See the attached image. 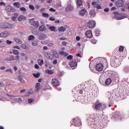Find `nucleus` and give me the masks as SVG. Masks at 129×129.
I'll return each mask as SVG.
<instances>
[{"label":"nucleus","mask_w":129,"mask_h":129,"mask_svg":"<svg viewBox=\"0 0 129 129\" xmlns=\"http://www.w3.org/2000/svg\"><path fill=\"white\" fill-rule=\"evenodd\" d=\"M70 65L71 67H75L76 68V66H77V62L76 60L73 59L70 63Z\"/></svg>","instance_id":"nucleus-14"},{"label":"nucleus","mask_w":129,"mask_h":129,"mask_svg":"<svg viewBox=\"0 0 129 129\" xmlns=\"http://www.w3.org/2000/svg\"><path fill=\"white\" fill-rule=\"evenodd\" d=\"M48 29L51 31V32H57V31H56V27L54 26H50L49 27Z\"/></svg>","instance_id":"nucleus-24"},{"label":"nucleus","mask_w":129,"mask_h":129,"mask_svg":"<svg viewBox=\"0 0 129 129\" xmlns=\"http://www.w3.org/2000/svg\"><path fill=\"white\" fill-rule=\"evenodd\" d=\"M86 14V9H83L82 11H80L79 15L80 16H85V14Z\"/></svg>","instance_id":"nucleus-18"},{"label":"nucleus","mask_w":129,"mask_h":129,"mask_svg":"<svg viewBox=\"0 0 129 129\" xmlns=\"http://www.w3.org/2000/svg\"><path fill=\"white\" fill-rule=\"evenodd\" d=\"M46 3H47V4H51L52 0H46Z\"/></svg>","instance_id":"nucleus-57"},{"label":"nucleus","mask_w":129,"mask_h":129,"mask_svg":"<svg viewBox=\"0 0 129 129\" xmlns=\"http://www.w3.org/2000/svg\"><path fill=\"white\" fill-rule=\"evenodd\" d=\"M51 83L54 87H57L58 85H60V83L59 81L56 79H52L51 81Z\"/></svg>","instance_id":"nucleus-5"},{"label":"nucleus","mask_w":129,"mask_h":129,"mask_svg":"<svg viewBox=\"0 0 129 129\" xmlns=\"http://www.w3.org/2000/svg\"><path fill=\"white\" fill-rule=\"evenodd\" d=\"M113 15H114V17L116 20H122V19L125 18V16L118 12H114Z\"/></svg>","instance_id":"nucleus-1"},{"label":"nucleus","mask_w":129,"mask_h":129,"mask_svg":"<svg viewBox=\"0 0 129 129\" xmlns=\"http://www.w3.org/2000/svg\"><path fill=\"white\" fill-rule=\"evenodd\" d=\"M6 10L7 11V12H11L12 13H14V12H15V11H16V9H15V8L12 7V6H11V5H8L6 7Z\"/></svg>","instance_id":"nucleus-7"},{"label":"nucleus","mask_w":129,"mask_h":129,"mask_svg":"<svg viewBox=\"0 0 129 129\" xmlns=\"http://www.w3.org/2000/svg\"><path fill=\"white\" fill-rule=\"evenodd\" d=\"M14 40L15 41V42H16L18 44H22V43H23L22 39H21L20 38H14Z\"/></svg>","instance_id":"nucleus-22"},{"label":"nucleus","mask_w":129,"mask_h":129,"mask_svg":"<svg viewBox=\"0 0 129 129\" xmlns=\"http://www.w3.org/2000/svg\"><path fill=\"white\" fill-rule=\"evenodd\" d=\"M53 45V43H48V46H49V47H52Z\"/></svg>","instance_id":"nucleus-60"},{"label":"nucleus","mask_w":129,"mask_h":129,"mask_svg":"<svg viewBox=\"0 0 129 129\" xmlns=\"http://www.w3.org/2000/svg\"><path fill=\"white\" fill-rule=\"evenodd\" d=\"M19 58L20 56L19 55H17L16 56H11L10 57H8L6 58V61H15L16 60H19Z\"/></svg>","instance_id":"nucleus-4"},{"label":"nucleus","mask_w":129,"mask_h":129,"mask_svg":"<svg viewBox=\"0 0 129 129\" xmlns=\"http://www.w3.org/2000/svg\"><path fill=\"white\" fill-rule=\"evenodd\" d=\"M49 20H50V21H55V18H54V17H50L49 18Z\"/></svg>","instance_id":"nucleus-52"},{"label":"nucleus","mask_w":129,"mask_h":129,"mask_svg":"<svg viewBox=\"0 0 129 129\" xmlns=\"http://www.w3.org/2000/svg\"><path fill=\"white\" fill-rule=\"evenodd\" d=\"M20 92H21V93H23V92H26V89H22V90L20 91Z\"/></svg>","instance_id":"nucleus-63"},{"label":"nucleus","mask_w":129,"mask_h":129,"mask_svg":"<svg viewBox=\"0 0 129 129\" xmlns=\"http://www.w3.org/2000/svg\"><path fill=\"white\" fill-rule=\"evenodd\" d=\"M105 83L106 85H109V84L111 83V79H110V78L107 79L105 82Z\"/></svg>","instance_id":"nucleus-23"},{"label":"nucleus","mask_w":129,"mask_h":129,"mask_svg":"<svg viewBox=\"0 0 129 129\" xmlns=\"http://www.w3.org/2000/svg\"><path fill=\"white\" fill-rule=\"evenodd\" d=\"M29 8L30 9H31V10H32V11H34L35 10V7L33 5H30Z\"/></svg>","instance_id":"nucleus-46"},{"label":"nucleus","mask_w":129,"mask_h":129,"mask_svg":"<svg viewBox=\"0 0 129 129\" xmlns=\"http://www.w3.org/2000/svg\"><path fill=\"white\" fill-rule=\"evenodd\" d=\"M17 100L19 102H22V101H23V100L22 99V98H17Z\"/></svg>","instance_id":"nucleus-49"},{"label":"nucleus","mask_w":129,"mask_h":129,"mask_svg":"<svg viewBox=\"0 0 129 129\" xmlns=\"http://www.w3.org/2000/svg\"><path fill=\"white\" fill-rule=\"evenodd\" d=\"M42 16L44 18H49V14H48V13H42Z\"/></svg>","instance_id":"nucleus-34"},{"label":"nucleus","mask_w":129,"mask_h":129,"mask_svg":"<svg viewBox=\"0 0 129 129\" xmlns=\"http://www.w3.org/2000/svg\"><path fill=\"white\" fill-rule=\"evenodd\" d=\"M19 80H20V82H22V83H23V82H24V80H23V79H22V78H21V76H19Z\"/></svg>","instance_id":"nucleus-53"},{"label":"nucleus","mask_w":129,"mask_h":129,"mask_svg":"<svg viewBox=\"0 0 129 129\" xmlns=\"http://www.w3.org/2000/svg\"><path fill=\"white\" fill-rule=\"evenodd\" d=\"M96 25V23L94 21H90L87 24L88 28H89L90 29H93Z\"/></svg>","instance_id":"nucleus-3"},{"label":"nucleus","mask_w":129,"mask_h":129,"mask_svg":"<svg viewBox=\"0 0 129 129\" xmlns=\"http://www.w3.org/2000/svg\"><path fill=\"white\" fill-rule=\"evenodd\" d=\"M66 10L67 12H70L74 10V7H73V6L69 5L66 7Z\"/></svg>","instance_id":"nucleus-16"},{"label":"nucleus","mask_w":129,"mask_h":129,"mask_svg":"<svg viewBox=\"0 0 129 129\" xmlns=\"http://www.w3.org/2000/svg\"><path fill=\"white\" fill-rule=\"evenodd\" d=\"M58 30L59 32H65L66 31V28H64L63 26H61L59 28Z\"/></svg>","instance_id":"nucleus-27"},{"label":"nucleus","mask_w":129,"mask_h":129,"mask_svg":"<svg viewBox=\"0 0 129 129\" xmlns=\"http://www.w3.org/2000/svg\"><path fill=\"white\" fill-rule=\"evenodd\" d=\"M9 35L10 33H9V32L5 31L0 34V37H2V38H7Z\"/></svg>","instance_id":"nucleus-11"},{"label":"nucleus","mask_w":129,"mask_h":129,"mask_svg":"<svg viewBox=\"0 0 129 129\" xmlns=\"http://www.w3.org/2000/svg\"><path fill=\"white\" fill-rule=\"evenodd\" d=\"M53 54L54 57L55 58H59V54H58V53H57L56 51H53Z\"/></svg>","instance_id":"nucleus-32"},{"label":"nucleus","mask_w":129,"mask_h":129,"mask_svg":"<svg viewBox=\"0 0 129 129\" xmlns=\"http://www.w3.org/2000/svg\"><path fill=\"white\" fill-rule=\"evenodd\" d=\"M123 51V47L122 46H120L119 48V52H122Z\"/></svg>","instance_id":"nucleus-44"},{"label":"nucleus","mask_w":129,"mask_h":129,"mask_svg":"<svg viewBox=\"0 0 129 129\" xmlns=\"http://www.w3.org/2000/svg\"><path fill=\"white\" fill-rule=\"evenodd\" d=\"M0 6H5L6 7V3H5L4 2H1L0 3Z\"/></svg>","instance_id":"nucleus-51"},{"label":"nucleus","mask_w":129,"mask_h":129,"mask_svg":"<svg viewBox=\"0 0 129 129\" xmlns=\"http://www.w3.org/2000/svg\"><path fill=\"white\" fill-rule=\"evenodd\" d=\"M0 69H1V70H5V69H6V67H1L0 68Z\"/></svg>","instance_id":"nucleus-62"},{"label":"nucleus","mask_w":129,"mask_h":129,"mask_svg":"<svg viewBox=\"0 0 129 129\" xmlns=\"http://www.w3.org/2000/svg\"><path fill=\"white\" fill-rule=\"evenodd\" d=\"M14 49H18V50H20V49H21V47H20V46H17V45H15L14 46Z\"/></svg>","instance_id":"nucleus-48"},{"label":"nucleus","mask_w":129,"mask_h":129,"mask_svg":"<svg viewBox=\"0 0 129 129\" xmlns=\"http://www.w3.org/2000/svg\"><path fill=\"white\" fill-rule=\"evenodd\" d=\"M30 23H31V25L32 26H34V27H36L37 28H38V27L39 26V22H38L37 21H34V20L33 19H32L30 21Z\"/></svg>","instance_id":"nucleus-15"},{"label":"nucleus","mask_w":129,"mask_h":129,"mask_svg":"<svg viewBox=\"0 0 129 129\" xmlns=\"http://www.w3.org/2000/svg\"><path fill=\"white\" fill-rule=\"evenodd\" d=\"M102 106V105H101V103H99L95 106V108L97 110H99L100 108H101Z\"/></svg>","instance_id":"nucleus-25"},{"label":"nucleus","mask_w":129,"mask_h":129,"mask_svg":"<svg viewBox=\"0 0 129 129\" xmlns=\"http://www.w3.org/2000/svg\"><path fill=\"white\" fill-rule=\"evenodd\" d=\"M57 62H58V61H57V59H55V60H53V64L54 65H55V64H57Z\"/></svg>","instance_id":"nucleus-56"},{"label":"nucleus","mask_w":129,"mask_h":129,"mask_svg":"<svg viewBox=\"0 0 129 129\" xmlns=\"http://www.w3.org/2000/svg\"><path fill=\"white\" fill-rule=\"evenodd\" d=\"M13 53L14 55H19V51L17 49H14L13 50Z\"/></svg>","instance_id":"nucleus-31"},{"label":"nucleus","mask_w":129,"mask_h":129,"mask_svg":"<svg viewBox=\"0 0 129 129\" xmlns=\"http://www.w3.org/2000/svg\"><path fill=\"white\" fill-rule=\"evenodd\" d=\"M20 10L22 12H26L27 9H26V8H25L24 7H22V8H20Z\"/></svg>","instance_id":"nucleus-43"},{"label":"nucleus","mask_w":129,"mask_h":129,"mask_svg":"<svg viewBox=\"0 0 129 129\" xmlns=\"http://www.w3.org/2000/svg\"><path fill=\"white\" fill-rule=\"evenodd\" d=\"M82 4H83V1H82V0H78L77 2V7H81Z\"/></svg>","instance_id":"nucleus-20"},{"label":"nucleus","mask_w":129,"mask_h":129,"mask_svg":"<svg viewBox=\"0 0 129 129\" xmlns=\"http://www.w3.org/2000/svg\"><path fill=\"white\" fill-rule=\"evenodd\" d=\"M35 68L36 69H39V65H38L37 64H35Z\"/></svg>","instance_id":"nucleus-61"},{"label":"nucleus","mask_w":129,"mask_h":129,"mask_svg":"<svg viewBox=\"0 0 129 129\" xmlns=\"http://www.w3.org/2000/svg\"><path fill=\"white\" fill-rule=\"evenodd\" d=\"M6 72L7 73L10 72V73H11V74H13V70H12L11 69L6 70Z\"/></svg>","instance_id":"nucleus-38"},{"label":"nucleus","mask_w":129,"mask_h":129,"mask_svg":"<svg viewBox=\"0 0 129 129\" xmlns=\"http://www.w3.org/2000/svg\"><path fill=\"white\" fill-rule=\"evenodd\" d=\"M7 96L10 97V99H12L13 101L12 102H14V101H17V98H15L16 97H18V96H14V95H10V94H6Z\"/></svg>","instance_id":"nucleus-12"},{"label":"nucleus","mask_w":129,"mask_h":129,"mask_svg":"<svg viewBox=\"0 0 129 129\" xmlns=\"http://www.w3.org/2000/svg\"><path fill=\"white\" fill-rule=\"evenodd\" d=\"M123 1L122 0H118L116 2V5L117 7H119V8H121V7H123Z\"/></svg>","instance_id":"nucleus-10"},{"label":"nucleus","mask_w":129,"mask_h":129,"mask_svg":"<svg viewBox=\"0 0 129 129\" xmlns=\"http://www.w3.org/2000/svg\"><path fill=\"white\" fill-rule=\"evenodd\" d=\"M20 55L22 57H25L26 56V54H25V53H20Z\"/></svg>","instance_id":"nucleus-58"},{"label":"nucleus","mask_w":129,"mask_h":129,"mask_svg":"<svg viewBox=\"0 0 129 129\" xmlns=\"http://www.w3.org/2000/svg\"><path fill=\"white\" fill-rule=\"evenodd\" d=\"M0 86L1 87H5V83L3 82H0Z\"/></svg>","instance_id":"nucleus-42"},{"label":"nucleus","mask_w":129,"mask_h":129,"mask_svg":"<svg viewBox=\"0 0 129 129\" xmlns=\"http://www.w3.org/2000/svg\"><path fill=\"white\" fill-rule=\"evenodd\" d=\"M1 27L2 29H6V28L14 29V28H15V25L9 24L8 23H5L2 24Z\"/></svg>","instance_id":"nucleus-2"},{"label":"nucleus","mask_w":129,"mask_h":129,"mask_svg":"<svg viewBox=\"0 0 129 129\" xmlns=\"http://www.w3.org/2000/svg\"><path fill=\"white\" fill-rule=\"evenodd\" d=\"M47 73L48 74H53V71H52L51 70H48L47 71Z\"/></svg>","instance_id":"nucleus-50"},{"label":"nucleus","mask_w":129,"mask_h":129,"mask_svg":"<svg viewBox=\"0 0 129 129\" xmlns=\"http://www.w3.org/2000/svg\"><path fill=\"white\" fill-rule=\"evenodd\" d=\"M39 30L40 31V32H44V31H45L46 30V27L44 25H41L39 27Z\"/></svg>","instance_id":"nucleus-21"},{"label":"nucleus","mask_w":129,"mask_h":129,"mask_svg":"<svg viewBox=\"0 0 129 129\" xmlns=\"http://www.w3.org/2000/svg\"><path fill=\"white\" fill-rule=\"evenodd\" d=\"M32 45L33 46H38V42H37L36 41H34L32 42Z\"/></svg>","instance_id":"nucleus-47"},{"label":"nucleus","mask_w":129,"mask_h":129,"mask_svg":"<svg viewBox=\"0 0 129 129\" xmlns=\"http://www.w3.org/2000/svg\"><path fill=\"white\" fill-rule=\"evenodd\" d=\"M38 61H39V65H43L44 64V60L43 59H39Z\"/></svg>","instance_id":"nucleus-39"},{"label":"nucleus","mask_w":129,"mask_h":129,"mask_svg":"<svg viewBox=\"0 0 129 129\" xmlns=\"http://www.w3.org/2000/svg\"><path fill=\"white\" fill-rule=\"evenodd\" d=\"M34 101H35V100L34 99H28L29 103H32V102H34Z\"/></svg>","instance_id":"nucleus-40"},{"label":"nucleus","mask_w":129,"mask_h":129,"mask_svg":"<svg viewBox=\"0 0 129 129\" xmlns=\"http://www.w3.org/2000/svg\"><path fill=\"white\" fill-rule=\"evenodd\" d=\"M49 11H50V12H56V10H55V9H53L52 8H50V9H49Z\"/></svg>","instance_id":"nucleus-54"},{"label":"nucleus","mask_w":129,"mask_h":129,"mask_svg":"<svg viewBox=\"0 0 129 129\" xmlns=\"http://www.w3.org/2000/svg\"><path fill=\"white\" fill-rule=\"evenodd\" d=\"M12 19V20L16 21V19H17V17L13 16Z\"/></svg>","instance_id":"nucleus-64"},{"label":"nucleus","mask_w":129,"mask_h":129,"mask_svg":"<svg viewBox=\"0 0 129 129\" xmlns=\"http://www.w3.org/2000/svg\"><path fill=\"white\" fill-rule=\"evenodd\" d=\"M40 85H41V84H40V83H37L35 85V92H38L39 91V89H40Z\"/></svg>","instance_id":"nucleus-17"},{"label":"nucleus","mask_w":129,"mask_h":129,"mask_svg":"<svg viewBox=\"0 0 129 129\" xmlns=\"http://www.w3.org/2000/svg\"><path fill=\"white\" fill-rule=\"evenodd\" d=\"M67 44V43H66V42L65 41H63L62 42V45H63V46H66Z\"/></svg>","instance_id":"nucleus-59"},{"label":"nucleus","mask_w":129,"mask_h":129,"mask_svg":"<svg viewBox=\"0 0 129 129\" xmlns=\"http://www.w3.org/2000/svg\"><path fill=\"white\" fill-rule=\"evenodd\" d=\"M37 38L38 40H45L47 38V36L44 33H40L37 35Z\"/></svg>","instance_id":"nucleus-6"},{"label":"nucleus","mask_w":129,"mask_h":129,"mask_svg":"<svg viewBox=\"0 0 129 129\" xmlns=\"http://www.w3.org/2000/svg\"><path fill=\"white\" fill-rule=\"evenodd\" d=\"M34 92H33L32 90H31L30 91L26 93V96H30V95H31L32 93H33Z\"/></svg>","instance_id":"nucleus-28"},{"label":"nucleus","mask_w":129,"mask_h":129,"mask_svg":"<svg viewBox=\"0 0 129 129\" xmlns=\"http://www.w3.org/2000/svg\"><path fill=\"white\" fill-rule=\"evenodd\" d=\"M6 43H7V44H8V45H11V44H12L13 43V42L10 40H7Z\"/></svg>","instance_id":"nucleus-45"},{"label":"nucleus","mask_w":129,"mask_h":129,"mask_svg":"<svg viewBox=\"0 0 129 129\" xmlns=\"http://www.w3.org/2000/svg\"><path fill=\"white\" fill-rule=\"evenodd\" d=\"M90 16H95V11L94 10H92L90 12Z\"/></svg>","instance_id":"nucleus-30"},{"label":"nucleus","mask_w":129,"mask_h":129,"mask_svg":"<svg viewBox=\"0 0 129 129\" xmlns=\"http://www.w3.org/2000/svg\"><path fill=\"white\" fill-rule=\"evenodd\" d=\"M21 48H23V49H24L25 50H28V49H29V47H28L26 44H22Z\"/></svg>","instance_id":"nucleus-29"},{"label":"nucleus","mask_w":129,"mask_h":129,"mask_svg":"<svg viewBox=\"0 0 129 129\" xmlns=\"http://www.w3.org/2000/svg\"><path fill=\"white\" fill-rule=\"evenodd\" d=\"M33 75L35 78H39L40 77V73H38L37 74H34Z\"/></svg>","instance_id":"nucleus-37"},{"label":"nucleus","mask_w":129,"mask_h":129,"mask_svg":"<svg viewBox=\"0 0 129 129\" xmlns=\"http://www.w3.org/2000/svg\"><path fill=\"white\" fill-rule=\"evenodd\" d=\"M28 39L29 41H32V40H34L35 39V36L34 35H30L29 36Z\"/></svg>","instance_id":"nucleus-33"},{"label":"nucleus","mask_w":129,"mask_h":129,"mask_svg":"<svg viewBox=\"0 0 129 129\" xmlns=\"http://www.w3.org/2000/svg\"><path fill=\"white\" fill-rule=\"evenodd\" d=\"M43 55L46 57L47 59H49L50 60H52L53 58V55L52 54L48 53L47 52H43Z\"/></svg>","instance_id":"nucleus-9"},{"label":"nucleus","mask_w":129,"mask_h":129,"mask_svg":"<svg viewBox=\"0 0 129 129\" xmlns=\"http://www.w3.org/2000/svg\"><path fill=\"white\" fill-rule=\"evenodd\" d=\"M73 58V56H72V55H70L67 57V59L68 60H72Z\"/></svg>","instance_id":"nucleus-41"},{"label":"nucleus","mask_w":129,"mask_h":129,"mask_svg":"<svg viewBox=\"0 0 129 129\" xmlns=\"http://www.w3.org/2000/svg\"><path fill=\"white\" fill-rule=\"evenodd\" d=\"M96 69L99 72H100L103 70V64L102 63L97 64L96 66Z\"/></svg>","instance_id":"nucleus-8"},{"label":"nucleus","mask_w":129,"mask_h":129,"mask_svg":"<svg viewBox=\"0 0 129 129\" xmlns=\"http://www.w3.org/2000/svg\"><path fill=\"white\" fill-rule=\"evenodd\" d=\"M14 6H15V7H17V8H20V3H19L18 2H16L14 3Z\"/></svg>","instance_id":"nucleus-36"},{"label":"nucleus","mask_w":129,"mask_h":129,"mask_svg":"<svg viewBox=\"0 0 129 129\" xmlns=\"http://www.w3.org/2000/svg\"><path fill=\"white\" fill-rule=\"evenodd\" d=\"M104 12H105L106 13H108V12H109V9L108 8H105L104 9Z\"/></svg>","instance_id":"nucleus-55"},{"label":"nucleus","mask_w":129,"mask_h":129,"mask_svg":"<svg viewBox=\"0 0 129 129\" xmlns=\"http://www.w3.org/2000/svg\"><path fill=\"white\" fill-rule=\"evenodd\" d=\"M85 35L86 37L89 38V39H90V38H92V32H91V31L88 30L86 31Z\"/></svg>","instance_id":"nucleus-13"},{"label":"nucleus","mask_w":129,"mask_h":129,"mask_svg":"<svg viewBox=\"0 0 129 129\" xmlns=\"http://www.w3.org/2000/svg\"><path fill=\"white\" fill-rule=\"evenodd\" d=\"M101 4H98L97 5H95V6H94V7L95 8H97V9H98V10H100L101 9Z\"/></svg>","instance_id":"nucleus-35"},{"label":"nucleus","mask_w":129,"mask_h":129,"mask_svg":"<svg viewBox=\"0 0 129 129\" xmlns=\"http://www.w3.org/2000/svg\"><path fill=\"white\" fill-rule=\"evenodd\" d=\"M25 19H26V16L21 15L18 17V21H23V20H25Z\"/></svg>","instance_id":"nucleus-26"},{"label":"nucleus","mask_w":129,"mask_h":129,"mask_svg":"<svg viewBox=\"0 0 129 129\" xmlns=\"http://www.w3.org/2000/svg\"><path fill=\"white\" fill-rule=\"evenodd\" d=\"M100 3V1L99 0H95V2L92 3V6H97V5H99Z\"/></svg>","instance_id":"nucleus-19"}]
</instances>
